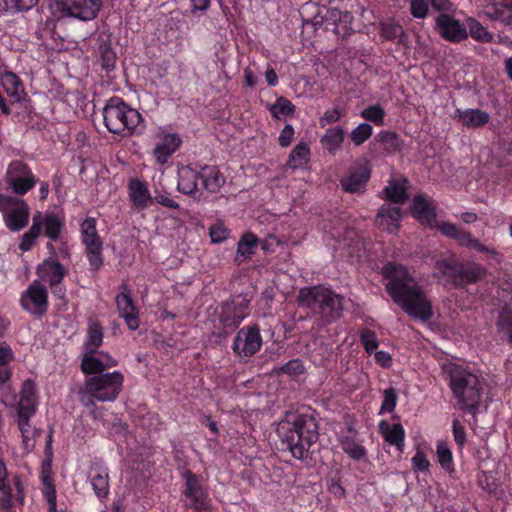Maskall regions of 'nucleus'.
Masks as SVG:
<instances>
[{
  "mask_svg": "<svg viewBox=\"0 0 512 512\" xmlns=\"http://www.w3.org/2000/svg\"><path fill=\"white\" fill-rule=\"evenodd\" d=\"M183 481L182 501L193 512H207L211 509V500L204 478L193 471H184L180 477Z\"/></svg>",
  "mask_w": 512,
  "mask_h": 512,
  "instance_id": "nucleus-8",
  "label": "nucleus"
},
{
  "mask_svg": "<svg viewBox=\"0 0 512 512\" xmlns=\"http://www.w3.org/2000/svg\"><path fill=\"white\" fill-rule=\"evenodd\" d=\"M39 236H40L39 224L36 221L32 222V226L30 227V229L22 235L21 241L18 246L19 249L22 252L30 251L33 248L35 241L37 240V238Z\"/></svg>",
  "mask_w": 512,
  "mask_h": 512,
  "instance_id": "nucleus-49",
  "label": "nucleus"
},
{
  "mask_svg": "<svg viewBox=\"0 0 512 512\" xmlns=\"http://www.w3.org/2000/svg\"><path fill=\"white\" fill-rule=\"evenodd\" d=\"M279 372L283 374H287L291 377H296L305 372V367L303 362L296 358L286 362L279 368Z\"/></svg>",
  "mask_w": 512,
  "mask_h": 512,
  "instance_id": "nucleus-54",
  "label": "nucleus"
},
{
  "mask_svg": "<svg viewBox=\"0 0 512 512\" xmlns=\"http://www.w3.org/2000/svg\"><path fill=\"white\" fill-rule=\"evenodd\" d=\"M20 305L29 314L42 318L48 311V290L38 280H34L21 294Z\"/></svg>",
  "mask_w": 512,
  "mask_h": 512,
  "instance_id": "nucleus-14",
  "label": "nucleus"
},
{
  "mask_svg": "<svg viewBox=\"0 0 512 512\" xmlns=\"http://www.w3.org/2000/svg\"><path fill=\"white\" fill-rule=\"evenodd\" d=\"M455 118L458 122L468 129H477L484 127L490 121V115L481 109L468 108L465 110L457 109Z\"/></svg>",
  "mask_w": 512,
  "mask_h": 512,
  "instance_id": "nucleus-30",
  "label": "nucleus"
},
{
  "mask_svg": "<svg viewBox=\"0 0 512 512\" xmlns=\"http://www.w3.org/2000/svg\"><path fill=\"white\" fill-rule=\"evenodd\" d=\"M378 141L387 145L390 149L398 151L401 149V140L399 135L393 131H381L377 135Z\"/></svg>",
  "mask_w": 512,
  "mask_h": 512,
  "instance_id": "nucleus-52",
  "label": "nucleus"
},
{
  "mask_svg": "<svg viewBox=\"0 0 512 512\" xmlns=\"http://www.w3.org/2000/svg\"><path fill=\"white\" fill-rule=\"evenodd\" d=\"M296 300L300 308L307 309L323 325L337 321L343 313V297L323 285L301 288Z\"/></svg>",
  "mask_w": 512,
  "mask_h": 512,
  "instance_id": "nucleus-4",
  "label": "nucleus"
},
{
  "mask_svg": "<svg viewBox=\"0 0 512 512\" xmlns=\"http://www.w3.org/2000/svg\"><path fill=\"white\" fill-rule=\"evenodd\" d=\"M68 272V268L56 256L45 258L36 268L38 277L47 284L63 282Z\"/></svg>",
  "mask_w": 512,
  "mask_h": 512,
  "instance_id": "nucleus-20",
  "label": "nucleus"
},
{
  "mask_svg": "<svg viewBox=\"0 0 512 512\" xmlns=\"http://www.w3.org/2000/svg\"><path fill=\"white\" fill-rule=\"evenodd\" d=\"M271 116L276 119H283L287 116H291L295 112L294 104L283 96H279L274 104H271L268 108Z\"/></svg>",
  "mask_w": 512,
  "mask_h": 512,
  "instance_id": "nucleus-42",
  "label": "nucleus"
},
{
  "mask_svg": "<svg viewBox=\"0 0 512 512\" xmlns=\"http://www.w3.org/2000/svg\"><path fill=\"white\" fill-rule=\"evenodd\" d=\"M341 449L353 460L362 461L367 458V449L354 436L343 435L339 438Z\"/></svg>",
  "mask_w": 512,
  "mask_h": 512,
  "instance_id": "nucleus-37",
  "label": "nucleus"
},
{
  "mask_svg": "<svg viewBox=\"0 0 512 512\" xmlns=\"http://www.w3.org/2000/svg\"><path fill=\"white\" fill-rule=\"evenodd\" d=\"M452 434L458 448L463 449L467 443L466 430L465 426L457 418L452 421Z\"/></svg>",
  "mask_w": 512,
  "mask_h": 512,
  "instance_id": "nucleus-55",
  "label": "nucleus"
},
{
  "mask_svg": "<svg viewBox=\"0 0 512 512\" xmlns=\"http://www.w3.org/2000/svg\"><path fill=\"white\" fill-rule=\"evenodd\" d=\"M436 453L440 466L448 473L453 472L454 462L450 448L444 443H439L437 445Z\"/></svg>",
  "mask_w": 512,
  "mask_h": 512,
  "instance_id": "nucleus-46",
  "label": "nucleus"
},
{
  "mask_svg": "<svg viewBox=\"0 0 512 512\" xmlns=\"http://www.w3.org/2000/svg\"><path fill=\"white\" fill-rule=\"evenodd\" d=\"M212 243H221L228 237V231L221 223L214 224L209 229Z\"/></svg>",
  "mask_w": 512,
  "mask_h": 512,
  "instance_id": "nucleus-57",
  "label": "nucleus"
},
{
  "mask_svg": "<svg viewBox=\"0 0 512 512\" xmlns=\"http://www.w3.org/2000/svg\"><path fill=\"white\" fill-rule=\"evenodd\" d=\"M40 479H41L43 486H48V485L54 484L53 472H52V466H51L50 460H45L42 463Z\"/></svg>",
  "mask_w": 512,
  "mask_h": 512,
  "instance_id": "nucleus-63",
  "label": "nucleus"
},
{
  "mask_svg": "<svg viewBox=\"0 0 512 512\" xmlns=\"http://www.w3.org/2000/svg\"><path fill=\"white\" fill-rule=\"evenodd\" d=\"M359 340L368 355L374 353L379 347V341L375 331L363 328L359 331Z\"/></svg>",
  "mask_w": 512,
  "mask_h": 512,
  "instance_id": "nucleus-45",
  "label": "nucleus"
},
{
  "mask_svg": "<svg viewBox=\"0 0 512 512\" xmlns=\"http://www.w3.org/2000/svg\"><path fill=\"white\" fill-rule=\"evenodd\" d=\"M85 246V255L89 262L90 270L97 272L104 264L103 241L99 234L89 235L81 238Z\"/></svg>",
  "mask_w": 512,
  "mask_h": 512,
  "instance_id": "nucleus-25",
  "label": "nucleus"
},
{
  "mask_svg": "<svg viewBox=\"0 0 512 512\" xmlns=\"http://www.w3.org/2000/svg\"><path fill=\"white\" fill-rule=\"evenodd\" d=\"M398 393L395 388L389 387L383 391V399L379 410L380 415L393 413L397 406Z\"/></svg>",
  "mask_w": 512,
  "mask_h": 512,
  "instance_id": "nucleus-47",
  "label": "nucleus"
},
{
  "mask_svg": "<svg viewBox=\"0 0 512 512\" xmlns=\"http://www.w3.org/2000/svg\"><path fill=\"white\" fill-rule=\"evenodd\" d=\"M435 268L456 289L477 284L487 274L486 268L481 264L472 260H460L455 256L438 259Z\"/></svg>",
  "mask_w": 512,
  "mask_h": 512,
  "instance_id": "nucleus-6",
  "label": "nucleus"
},
{
  "mask_svg": "<svg viewBox=\"0 0 512 512\" xmlns=\"http://www.w3.org/2000/svg\"><path fill=\"white\" fill-rule=\"evenodd\" d=\"M378 428L379 433L388 444L396 446L401 452L403 451L405 445V429L400 422L390 424L386 420H381L378 424Z\"/></svg>",
  "mask_w": 512,
  "mask_h": 512,
  "instance_id": "nucleus-29",
  "label": "nucleus"
},
{
  "mask_svg": "<svg viewBox=\"0 0 512 512\" xmlns=\"http://www.w3.org/2000/svg\"><path fill=\"white\" fill-rule=\"evenodd\" d=\"M259 244L260 240L254 233H244L237 244L235 262L241 264L251 259V257L256 253Z\"/></svg>",
  "mask_w": 512,
  "mask_h": 512,
  "instance_id": "nucleus-35",
  "label": "nucleus"
},
{
  "mask_svg": "<svg viewBox=\"0 0 512 512\" xmlns=\"http://www.w3.org/2000/svg\"><path fill=\"white\" fill-rule=\"evenodd\" d=\"M429 7L426 0H412L410 13L414 18L424 19L428 15Z\"/></svg>",
  "mask_w": 512,
  "mask_h": 512,
  "instance_id": "nucleus-56",
  "label": "nucleus"
},
{
  "mask_svg": "<svg viewBox=\"0 0 512 512\" xmlns=\"http://www.w3.org/2000/svg\"><path fill=\"white\" fill-rule=\"evenodd\" d=\"M345 139V133L341 126L328 128L321 137V144L330 154H335L342 146Z\"/></svg>",
  "mask_w": 512,
  "mask_h": 512,
  "instance_id": "nucleus-39",
  "label": "nucleus"
},
{
  "mask_svg": "<svg viewBox=\"0 0 512 512\" xmlns=\"http://www.w3.org/2000/svg\"><path fill=\"white\" fill-rule=\"evenodd\" d=\"M382 275L387 280L386 292L405 313L422 321L433 317L432 302L406 266L388 262L382 268Z\"/></svg>",
  "mask_w": 512,
  "mask_h": 512,
  "instance_id": "nucleus-1",
  "label": "nucleus"
},
{
  "mask_svg": "<svg viewBox=\"0 0 512 512\" xmlns=\"http://www.w3.org/2000/svg\"><path fill=\"white\" fill-rule=\"evenodd\" d=\"M343 116L342 111L339 108L329 109L324 112L323 116L320 118L321 127H325L326 125L336 123Z\"/></svg>",
  "mask_w": 512,
  "mask_h": 512,
  "instance_id": "nucleus-58",
  "label": "nucleus"
},
{
  "mask_svg": "<svg viewBox=\"0 0 512 512\" xmlns=\"http://www.w3.org/2000/svg\"><path fill=\"white\" fill-rule=\"evenodd\" d=\"M436 26L441 37L449 42L459 43L468 37L466 26L449 14H440Z\"/></svg>",
  "mask_w": 512,
  "mask_h": 512,
  "instance_id": "nucleus-19",
  "label": "nucleus"
},
{
  "mask_svg": "<svg viewBox=\"0 0 512 512\" xmlns=\"http://www.w3.org/2000/svg\"><path fill=\"white\" fill-rule=\"evenodd\" d=\"M328 491L339 499L344 498L346 495L345 488L343 487L340 479L338 478H331L329 480Z\"/></svg>",
  "mask_w": 512,
  "mask_h": 512,
  "instance_id": "nucleus-64",
  "label": "nucleus"
},
{
  "mask_svg": "<svg viewBox=\"0 0 512 512\" xmlns=\"http://www.w3.org/2000/svg\"><path fill=\"white\" fill-rule=\"evenodd\" d=\"M470 35L476 41L489 43L493 39V34L490 33L481 23L472 20L469 24Z\"/></svg>",
  "mask_w": 512,
  "mask_h": 512,
  "instance_id": "nucleus-50",
  "label": "nucleus"
},
{
  "mask_svg": "<svg viewBox=\"0 0 512 512\" xmlns=\"http://www.w3.org/2000/svg\"><path fill=\"white\" fill-rule=\"evenodd\" d=\"M101 66L107 72H111L116 67V52L110 43H104L100 46Z\"/></svg>",
  "mask_w": 512,
  "mask_h": 512,
  "instance_id": "nucleus-48",
  "label": "nucleus"
},
{
  "mask_svg": "<svg viewBox=\"0 0 512 512\" xmlns=\"http://www.w3.org/2000/svg\"><path fill=\"white\" fill-rule=\"evenodd\" d=\"M405 183H407L406 179H403L402 181L395 179L391 180L383 189L385 197L392 203L404 204L408 200Z\"/></svg>",
  "mask_w": 512,
  "mask_h": 512,
  "instance_id": "nucleus-40",
  "label": "nucleus"
},
{
  "mask_svg": "<svg viewBox=\"0 0 512 512\" xmlns=\"http://www.w3.org/2000/svg\"><path fill=\"white\" fill-rule=\"evenodd\" d=\"M411 211L413 217L423 225L432 226L436 221V207L433 201L422 193H418L414 196Z\"/></svg>",
  "mask_w": 512,
  "mask_h": 512,
  "instance_id": "nucleus-21",
  "label": "nucleus"
},
{
  "mask_svg": "<svg viewBox=\"0 0 512 512\" xmlns=\"http://www.w3.org/2000/svg\"><path fill=\"white\" fill-rule=\"evenodd\" d=\"M373 135V126L367 122H362L356 126L349 134L350 141L355 146L363 145Z\"/></svg>",
  "mask_w": 512,
  "mask_h": 512,
  "instance_id": "nucleus-44",
  "label": "nucleus"
},
{
  "mask_svg": "<svg viewBox=\"0 0 512 512\" xmlns=\"http://www.w3.org/2000/svg\"><path fill=\"white\" fill-rule=\"evenodd\" d=\"M6 11L20 12L31 9L38 3V0H2Z\"/></svg>",
  "mask_w": 512,
  "mask_h": 512,
  "instance_id": "nucleus-53",
  "label": "nucleus"
},
{
  "mask_svg": "<svg viewBox=\"0 0 512 512\" xmlns=\"http://www.w3.org/2000/svg\"><path fill=\"white\" fill-rule=\"evenodd\" d=\"M129 197L133 204L140 209L147 208L152 201L146 184L137 179L132 180L129 184Z\"/></svg>",
  "mask_w": 512,
  "mask_h": 512,
  "instance_id": "nucleus-36",
  "label": "nucleus"
},
{
  "mask_svg": "<svg viewBox=\"0 0 512 512\" xmlns=\"http://www.w3.org/2000/svg\"><path fill=\"white\" fill-rule=\"evenodd\" d=\"M174 460L176 462L177 470L179 472V476H183L184 471H191L188 468V459L181 449H174Z\"/></svg>",
  "mask_w": 512,
  "mask_h": 512,
  "instance_id": "nucleus-59",
  "label": "nucleus"
},
{
  "mask_svg": "<svg viewBox=\"0 0 512 512\" xmlns=\"http://www.w3.org/2000/svg\"><path fill=\"white\" fill-rule=\"evenodd\" d=\"M95 354L85 351L82 355L80 368L86 375L104 374L105 366L102 364V359L95 357Z\"/></svg>",
  "mask_w": 512,
  "mask_h": 512,
  "instance_id": "nucleus-41",
  "label": "nucleus"
},
{
  "mask_svg": "<svg viewBox=\"0 0 512 512\" xmlns=\"http://www.w3.org/2000/svg\"><path fill=\"white\" fill-rule=\"evenodd\" d=\"M119 289L121 290V292L118 293L115 298V303L119 313V317L124 319L127 327L130 330L135 331L138 329L140 324L139 310L136 307L134 300L131 296L128 284H121Z\"/></svg>",
  "mask_w": 512,
  "mask_h": 512,
  "instance_id": "nucleus-18",
  "label": "nucleus"
},
{
  "mask_svg": "<svg viewBox=\"0 0 512 512\" xmlns=\"http://www.w3.org/2000/svg\"><path fill=\"white\" fill-rule=\"evenodd\" d=\"M370 170L365 166L350 169L340 180L342 189L348 193H363L370 179Z\"/></svg>",
  "mask_w": 512,
  "mask_h": 512,
  "instance_id": "nucleus-23",
  "label": "nucleus"
},
{
  "mask_svg": "<svg viewBox=\"0 0 512 512\" xmlns=\"http://www.w3.org/2000/svg\"><path fill=\"white\" fill-rule=\"evenodd\" d=\"M429 461L427 460L423 451L418 450L412 457V467L416 471H426L429 468Z\"/></svg>",
  "mask_w": 512,
  "mask_h": 512,
  "instance_id": "nucleus-60",
  "label": "nucleus"
},
{
  "mask_svg": "<svg viewBox=\"0 0 512 512\" xmlns=\"http://www.w3.org/2000/svg\"><path fill=\"white\" fill-rule=\"evenodd\" d=\"M37 222L40 227V235L42 232L44 235L49 238L51 241H58L62 230L65 227V222L60 218L58 214L55 213H45L44 215L41 212H36L33 215L32 222Z\"/></svg>",
  "mask_w": 512,
  "mask_h": 512,
  "instance_id": "nucleus-22",
  "label": "nucleus"
},
{
  "mask_svg": "<svg viewBox=\"0 0 512 512\" xmlns=\"http://www.w3.org/2000/svg\"><path fill=\"white\" fill-rule=\"evenodd\" d=\"M102 7V0H52L51 8L58 17L93 20Z\"/></svg>",
  "mask_w": 512,
  "mask_h": 512,
  "instance_id": "nucleus-11",
  "label": "nucleus"
},
{
  "mask_svg": "<svg viewBox=\"0 0 512 512\" xmlns=\"http://www.w3.org/2000/svg\"><path fill=\"white\" fill-rule=\"evenodd\" d=\"M90 483L99 499H104L109 494L108 469L101 462H93L89 472Z\"/></svg>",
  "mask_w": 512,
  "mask_h": 512,
  "instance_id": "nucleus-27",
  "label": "nucleus"
},
{
  "mask_svg": "<svg viewBox=\"0 0 512 512\" xmlns=\"http://www.w3.org/2000/svg\"><path fill=\"white\" fill-rule=\"evenodd\" d=\"M2 216L5 226L10 231H21L29 222V205L22 198L2 195Z\"/></svg>",
  "mask_w": 512,
  "mask_h": 512,
  "instance_id": "nucleus-12",
  "label": "nucleus"
},
{
  "mask_svg": "<svg viewBox=\"0 0 512 512\" xmlns=\"http://www.w3.org/2000/svg\"><path fill=\"white\" fill-rule=\"evenodd\" d=\"M2 511H9L13 506H22L25 495L23 485L18 477L13 479L11 485L2 475Z\"/></svg>",
  "mask_w": 512,
  "mask_h": 512,
  "instance_id": "nucleus-24",
  "label": "nucleus"
},
{
  "mask_svg": "<svg viewBox=\"0 0 512 512\" xmlns=\"http://www.w3.org/2000/svg\"><path fill=\"white\" fill-rule=\"evenodd\" d=\"M200 180L203 189L210 193H217L225 184V177L215 165L200 167Z\"/></svg>",
  "mask_w": 512,
  "mask_h": 512,
  "instance_id": "nucleus-33",
  "label": "nucleus"
},
{
  "mask_svg": "<svg viewBox=\"0 0 512 512\" xmlns=\"http://www.w3.org/2000/svg\"><path fill=\"white\" fill-rule=\"evenodd\" d=\"M39 403L35 382L32 379L24 380L13 408L25 448L34 447L35 429L31 424V419L36 415Z\"/></svg>",
  "mask_w": 512,
  "mask_h": 512,
  "instance_id": "nucleus-7",
  "label": "nucleus"
},
{
  "mask_svg": "<svg viewBox=\"0 0 512 512\" xmlns=\"http://www.w3.org/2000/svg\"><path fill=\"white\" fill-rule=\"evenodd\" d=\"M263 340L258 325H249L241 328L232 343L234 354L240 358L254 356L262 347Z\"/></svg>",
  "mask_w": 512,
  "mask_h": 512,
  "instance_id": "nucleus-15",
  "label": "nucleus"
},
{
  "mask_svg": "<svg viewBox=\"0 0 512 512\" xmlns=\"http://www.w3.org/2000/svg\"><path fill=\"white\" fill-rule=\"evenodd\" d=\"M401 219V208L384 204L378 210L376 223L382 230L394 233L399 228Z\"/></svg>",
  "mask_w": 512,
  "mask_h": 512,
  "instance_id": "nucleus-28",
  "label": "nucleus"
},
{
  "mask_svg": "<svg viewBox=\"0 0 512 512\" xmlns=\"http://www.w3.org/2000/svg\"><path fill=\"white\" fill-rule=\"evenodd\" d=\"M199 180L200 169L191 165L182 166L178 169L177 190L185 195L197 197Z\"/></svg>",
  "mask_w": 512,
  "mask_h": 512,
  "instance_id": "nucleus-26",
  "label": "nucleus"
},
{
  "mask_svg": "<svg viewBox=\"0 0 512 512\" xmlns=\"http://www.w3.org/2000/svg\"><path fill=\"white\" fill-rule=\"evenodd\" d=\"M97 222L96 219L93 217H86L83 222L81 223V238H84L89 235L97 234Z\"/></svg>",
  "mask_w": 512,
  "mask_h": 512,
  "instance_id": "nucleus-61",
  "label": "nucleus"
},
{
  "mask_svg": "<svg viewBox=\"0 0 512 512\" xmlns=\"http://www.w3.org/2000/svg\"><path fill=\"white\" fill-rule=\"evenodd\" d=\"M360 116L368 122L381 127L385 124L386 111L380 104L369 105L360 112Z\"/></svg>",
  "mask_w": 512,
  "mask_h": 512,
  "instance_id": "nucleus-43",
  "label": "nucleus"
},
{
  "mask_svg": "<svg viewBox=\"0 0 512 512\" xmlns=\"http://www.w3.org/2000/svg\"><path fill=\"white\" fill-rule=\"evenodd\" d=\"M354 16L350 11H342L341 19L338 20V23L334 29L337 35H341L342 37L349 36L352 32V22Z\"/></svg>",
  "mask_w": 512,
  "mask_h": 512,
  "instance_id": "nucleus-51",
  "label": "nucleus"
},
{
  "mask_svg": "<svg viewBox=\"0 0 512 512\" xmlns=\"http://www.w3.org/2000/svg\"><path fill=\"white\" fill-rule=\"evenodd\" d=\"M123 383V374L113 371L88 378L85 388L92 399L100 402H113L118 398Z\"/></svg>",
  "mask_w": 512,
  "mask_h": 512,
  "instance_id": "nucleus-10",
  "label": "nucleus"
},
{
  "mask_svg": "<svg viewBox=\"0 0 512 512\" xmlns=\"http://www.w3.org/2000/svg\"><path fill=\"white\" fill-rule=\"evenodd\" d=\"M442 373L455 399V408L475 416L484 394V382L467 366L454 362L444 363Z\"/></svg>",
  "mask_w": 512,
  "mask_h": 512,
  "instance_id": "nucleus-2",
  "label": "nucleus"
},
{
  "mask_svg": "<svg viewBox=\"0 0 512 512\" xmlns=\"http://www.w3.org/2000/svg\"><path fill=\"white\" fill-rule=\"evenodd\" d=\"M295 131L291 124H286L278 137V142L281 147H288L294 137Z\"/></svg>",
  "mask_w": 512,
  "mask_h": 512,
  "instance_id": "nucleus-62",
  "label": "nucleus"
},
{
  "mask_svg": "<svg viewBox=\"0 0 512 512\" xmlns=\"http://www.w3.org/2000/svg\"><path fill=\"white\" fill-rule=\"evenodd\" d=\"M104 329L99 320L89 318L87 323V333L83 344L84 350L90 353H98L103 344Z\"/></svg>",
  "mask_w": 512,
  "mask_h": 512,
  "instance_id": "nucleus-34",
  "label": "nucleus"
},
{
  "mask_svg": "<svg viewBox=\"0 0 512 512\" xmlns=\"http://www.w3.org/2000/svg\"><path fill=\"white\" fill-rule=\"evenodd\" d=\"M5 180L9 188L19 196L27 194L37 183V178L32 169L21 160H14L9 163Z\"/></svg>",
  "mask_w": 512,
  "mask_h": 512,
  "instance_id": "nucleus-13",
  "label": "nucleus"
},
{
  "mask_svg": "<svg viewBox=\"0 0 512 512\" xmlns=\"http://www.w3.org/2000/svg\"><path fill=\"white\" fill-rule=\"evenodd\" d=\"M155 137L159 142L155 145L152 156L156 164L163 166L180 149L183 141L178 133L168 132L164 128H160Z\"/></svg>",
  "mask_w": 512,
  "mask_h": 512,
  "instance_id": "nucleus-17",
  "label": "nucleus"
},
{
  "mask_svg": "<svg viewBox=\"0 0 512 512\" xmlns=\"http://www.w3.org/2000/svg\"><path fill=\"white\" fill-rule=\"evenodd\" d=\"M277 434L282 451H288L297 460H305L312 445L318 441V423L306 413L289 414L279 423Z\"/></svg>",
  "mask_w": 512,
  "mask_h": 512,
  "instance_id": "nucleus-3",
  "label": "nucleus"
},
{
  "mask_svg": "<svg viewBox=\"0 0 512 512\" xmlns=\"http://www.w3.org/2000/svg\"><path fill=\"white\" fill-rule=\"evenodd\" d=\"M310 161V147L306 142H299L289 154L286 165L292 169H302Z\"/></svg>",
  "mask_w": 512,
  "mask_h": 512,
  "instance_id": "nucleus-38",
  "label": "nucleus"
},
{
  "mask_svg": "<svg viewBox=\"0 0 512 512\" xmlns=\"http://www.w3.org/2000/svg\"><path fill=\"white\" fill-rule=\"evenodd\" d=\"M250 301L242 295H237L231 300L223 302L219 307L218 324L215 328L220 337L232 334L249 315Z\"/></svg>",
  "mask_w": 512,
  "mask_h": 512,
  "instance_id": "nucleus-9",
  "label": "nucleus"
},
{
  "mask_svg": "<svg viewBox=\"0 0 512 512\" xmlns=\"http://www.w3.org/2000/svg\"><path fill=\"white\" fill-rule=\"evenodd\" d=\"M379 34L386 41H396L403 47L408 46L409 37L403 26L395 19H388L379 24Z\"/></svg>",
  "mask_w": 512,
  "mask_h": 512,
  "instance_id": "nucleus-31",
  "label": "nucleus"
},
{
  "mask_svg": "<svg viewBox=\"0 0 512 512\" xmlns=\"http://www.w3.org/2000/svg\"><path fill=\"white\" fill-rule=\"evenodd\" d=\"M109 132L117 135L141 136L146 130L142 114L121 97L109 98L102 111Z\"/></svg>",
  "mask_w": 512,
  "mask_h": 512,
  "instance_id": "nucleus-5",
  "label": "nucleus"
},
{
  "mask_svg": "<svg viewBox=\"0 0 512 512\" xmlns=\"http://www.w3.org/2000/svg\"><path fill=\"white\" fill-rule=\"evenodd\" d=\"M2 88L9 97V101L12 105L20 104L26 96L22 81L12 72L7 71L2 73Z\"/></svg>",
  "mask_w": 512,
  "mask_h": 512,
  "instance_id": "nucleus-32",
  "label": "nucleus"
},
{
  "mask_svg": "<svg viewBox=\"0 0 512 512\" xmlns=\"http://www.w3.org/2000/svg\"><path fill=\"white\" fill-rule=\"evenodd\" d=\"M437 229L444 236L456 240L462 247L474 249L481 253H486L492 258L500 256V253L496 249L482 244L478 239L473 237L469 231H466L453 223L442 222L437 225Z\"/></svg>",
  "mask_w": 512,
  "mask_h": 512,
  "instance_id": "nucleus-16",
  "label": "nucleus"
}]
</instances>
